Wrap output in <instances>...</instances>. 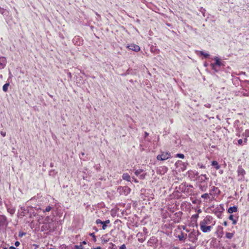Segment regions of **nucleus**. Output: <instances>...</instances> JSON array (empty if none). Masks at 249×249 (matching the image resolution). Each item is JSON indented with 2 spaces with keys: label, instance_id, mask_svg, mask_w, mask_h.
<instances>
[{
  "label": "nucleus",
  "instance_id": "obj_1",
  "mask_svg": "<svg viewBox=\"0 0 249 249\" xmlns=\"http://www.w3.org/2000/svg\"><path fill=\"white\" fill-rule=\"evenodd\" d=\"M211 217L206 216L202 221L200 222V227L201 230L203 232H209L211 230V226H207L211 223Z\"/></svg>",
  "mask_w": 249,
  "mask_h": 249
},
{
  "label": "nucleus",
  "instance_id": "obj_2",
  "mask_svg": "<svg viewBox=\"0 0 249 249\" xmlns=\"http://www.w3.org/2000/svg\"><path fill=\"white\" fill-rule=\"evenodd\" d=\"M171 157V154L169 152H162L160 155H158L157 157V159L158 160H164L168 159Z\"/></svg>",
  "mask_w": 249,
  "mask_h": 249
},
{
  "label": "nucleus",
  "instance_id": "obj_3",
  "mask_svg": "<svg viewBox=\"0 0 249 249\" xmlns=\"http://www.w3.org/2000/svg\"><path fill=\"white\" fill-rule=\"evenodd\" d=\"M213 59L215 61V63L214 64H211V66L213 70L217 71L215 70V66H221L222 65V63L220 62L219 58L217 57H214Z\"/></svg>",
  "mask_w": 249,
  "mask_h": 249
},
{
  "label": "nucleus",
  "instance_id": "obj_4",
  "mask_svg": "<svg viewBox=\"0 0 249 249\" xmlns=\"http://www.w3.org/2000/svg\"><path fill=\"white\" fill-rule=\"evenodd\" d=\"M127 48L135 52H139L140 51V47L135 44H131L127 46Z\"/></svg>",
  "mask_w": 249,
  "mask_h": 249
},
{
  "label": "nucleus",
  "instance_id": "obj_5",
  "mask_svg": "<svg viewBox=\"0 0 249 249\" xmlns=\"http://www.w3.org/2000/svg\"><path fill=\"white\" fill-rule=\"evenodd\" d=\"M7 63L6 58L4 57H0V70L3 69Z\"/></svg>",
  "mask_w": 249,
  "mask_h": 249
},
{
  "label": "nucleus",
  "instance_id": "obj_6",
  "mask_svg": "<svg viewBox=\"0 0 249 249\" xmlns=\"http://www.w3.org/2000/svg\"><path fill=\"white\" fill-rule=\"evenodd\" d=\"M207 179H208V178H207L206 175L202 174L199 176L198 177V180L201 182H204Z\"/></svg>",
  "mask_w": 249,
  "mask_h": 249
},
{
  "label": "nucleus",
  "instance_id": "obj_7",
  "mask_svg": "<svg viewBox=\"0 0 249 249\" xmlns=\"http://www.w3.org/2000/svg\"><path fill=\"white\" fill-rule=\"evenodd\" d=\"M237 211V207L236 206H233L230 207L228 210V212L230 213H231Z\"/></svg>",
  "mask_w": 249,
  "mask_h": 249
},
{
  "label": "nucleus",
  "instance_id": "obj_8",
  "mask_svg": "<svg viewBox=\"0 0 249 249\" xmlns=\"http://www.w3.org/2000/svg\"><path fill=\"white\" fill-rule=\"evenodd\" d=\"M6 221V217L4 215H0V225L4 224Z\"/></svg>",
  "mask_w": 249,
  "mask_h": 249
},
{
  "label": "nucleus",
  "instance_id": "obj_9",
  "mask_svg": "<svg viewBox=\"0 0 249 249\" xmlns=\"http://www.w3.org/2000/svg\"><path fill=\"white\" fill-rule=\"evenodd\" d=\"M122 178L123 179L126 180L128 181L130 180V176L127 173H124L123 175Z\"/></svg>",
  "mask_w": 249,
  "mask_h": 249
},
{
  "label": "nucleus",
  "instance_id": "obj_10",
  "mask_svg": "<svg viewBox=\"0 0 249 249\" xmlns=\"http://www.w3.org/2000/svg\"><path fill=\"white\" fill-rule=\"evenodd\" d=\"M238 173L239 175L244 176L245 174V171L242 168H239L238 170Z\"/></svg>",
  "mask_w": 249,
  "mask_h": 249
},
{
  "label": "nucleus",
  "instance_id": "obj_11",
  "mask_svg": "<svg viewBox=\"0 0 249 249\" xmlns=\"http://www.w3.org/2000/svg\"><path fill=\"white\" fill-rule=\"evenodd\" d=\"M212 165L214 166L217 170L220 168V166L218 165V162L215 160L212 161Z\"/></svg>",
  "mask_w": 249,
  "mask_h": 249
},
{
  "label": "nucleus",
  "instance_id": "obj_12",
  "mask_svg": "<svg viewBox=\"0 0 249 249\" xmlns=\"http://www.w3.org/2000/svg\"><path fill=\"white\" fill-rule=\"evenodd\" d=\"M234 236L233 233H231V232H226V238L228 239H231Z\"/></svg>",
  "mask_w": 249,
  "mask_h": 249
},
{
  "label": "nucleus",
  "instance_id": "obj_13",
  "mask_svg": "<svg viewBox=\"0 0 249 249\" xmlns=\"http://www.w3.org/2000/svg\"><path fill=\"white\" fill-rule=\"evenodd\" d=\"M9 86V83L5 84L2 87V89L4 92H7L8 90V87Z\"/></svg>",
  "mask_w": 249,
  "mask_h": 249
},
{
  "label": "nucleus",
  "instance_id": "obj_14",
  "mask_svg": "<svg viewBox=\"0 0 249 249\" xmlns=\"http://www.w3.org/2000/svg\"><path fill=\"white\" fill-rule=\"evenodd\" d=\"M142 172H143L142 170L139 169V170H136L135 172V174L137 176H139Z\"/></svg>",
  "mask_w": 249,
  "mask_h": 249
},
{
  "label": "nucleus",
  "instance_id": "obj_15",
  "mask_svg": "<svg viewBox=\"0 0 249 249\" xmlns=\"http://www.w3.org/2000/svg\"><path fill=\"white\" fill-rule=\"evenodd\" d=\"M229 218L232 221L233 224L235 225L237 221L234 219L233 215H230Z\"/></svg>",
  "mask_w": 249,
  "mask_h": 249
},
{
  "label": "nucleus",
  "instance_id": "obj_16",
  "mask_svg": "<svg viewBox=\"0 0 249 249\" xmlns=\"http://www.w3.org/2000/svg\"><path fill=\"white\" fill-rule=\"evenodd\" d=\"M199 53L201 55L204 56L205 57H208L209 56V53H205L203 51H200Z\"/></svg>",
  "mask_w": 249,
  "mask_h": 249
},
{
  "label": "nucleus",
  "instance_id": "obj_17",
  "mask_svg": "<svg viewBox=\"0 0 249 249\" xmlns=\"http://www.w3.org/2000/svg\"><path fill=\"white\" fill-rule=\"evenodd\" d=\"M7 211L11 214H13L15 212V210L13 208H8Z\"/></svg>",
  "mask_w": 249,
  "mask_h": 249
},
{
  "label": "nucleus",
  "instance_id": "obj_18",
  "mask_svg": "<svg viewBox=\"0 0 249 249\" xmlns=\"http://www.w3.org/2000/svg\"><path fill=\"white\" fill-rule=\"evenodd\" d=\"M201 197L204 199H207L209 198V194L207 193L204 194L201 196Z\"/></svg>",
  "mask_w": 249,
  "mask_h": 249
},
{
  "label": "nucleus",
  "instance_id": "obj_19",
  "mask_svg": "<svg viewBox=\"0 0 249 249\" xmlns=\"http://www.w3.org/2000/svg\"><path fill=\"white\" fill-rule=\"evenodd\" d=\"M52 209V207L50 206H48L45 210H43V212H50Z\"/></svg>",
  "mask_w": 249,
  "mask_h": 249
},
{
  "label": "nucleus",
  "instance_id": "obj_20",
  "mask_svg": "<svg viewBox=\"0 0 249 249\" xmlns=\"http://www.w3.org/2000/svg\"><path fill=\"white\" fill-rule=\"evenodd\" d=\"M178 238L179 240H182L184 238V234L183 233H181V234L178 235Z\"/></svg>",
  "mask_w": 249,
  "mask_h": 249
},
{
  "label": "nucleus",
  "instance_id": "obj_21",
  "mask_svg": "<svg viewBox=\"0 0 249 249\" xmlns=\"http://www.w3.org/2000/svg\"><path fill=\"white\" fill-rule=\"evenodd\" d=\"M176 157L181 159H183L184 158V156L182 154H177L176 155Z\"/></svg>",
  "mask_w": 249,
  "mask_h": 249
},
{
  "label": "nucleus",
  "instance_id": "obj_22",
  "mask_svg": "<svg viewBox=\"0 0 249 249\" xmlns=\"http://www.w3.org/2000/svg\"><path fill=\"white\" fill-rule=\"evenodd\" d=\"M75 248L76 249H83L82 245H80L79 246L76 245V246H75Z\"/></svg>",
  "mask_w": 249,
  "mask_h": 249
},
{
  "label": "nucleus",
  "instance_id": "obj_23",
  "mask_svg": "<svg viewBox=\"0 0 249 249\" xmlns=\"http://www.w3.org/2000/svg\"><path fill=\"white\" fill-rule=\"evenodd\" d=\"M103 221H102L100 219H97L96 221V224H102L103 223Z\"/></svg>",
  "mask_w": 249,
  "mask_h": 249
},
{
  "label": "nucleus",
  "instance_id": "obj_24",
  "mask_svg": "<svg viewBox=\"0 0 249 249\" xmlns=\"http://www.w3.org/2000/svg\"><path fill=\"white\" fill-rule=\"evenodd\" d=\"M102 224L103 225L102 229L103 230H105L107 228V224L106 223H105L104 222H103V223Z\"/></svg>",
  "mask_w": 249,
  "mask_h": 249
},
{
  "label": "nucleus",
  "instance_id": "obj_25",
  "mask_svg": "<svg viewBox=\"0 0 249 249\" xmlns=\"http://www.w3.org/2000/svg\"><path fill=\"white\" fill-rule=\"evenodd\" d=\"M91 236L93 237V238H94V241H96V237H95V234L94 233H90L89 234Z\"/></svg>",
  "mask_w": 249,
  "mask_h": 249
},
{
  "label": "nucleus",
  "instance_id": "obj_26",
  "mask_svg": "<svg viewBox=\"0 0 249 249\" xmlns=\"http://www.w3.org/2000/svg\"><path fill=\"white\" fill-rule=\"evenodd\" d=\"M140 178L141 179H143L145 177V174H141L140 176H139Z\"/></svg>",
  "mask_w": 249,
  "mask_h": 249
},
{
  "label": "nucleus",
  "instance_id": "obj_27",
  "mask_svg": "<svg viewBox=\"0 0 249 249\" xmlns=\"http://www.w3.org/2000/svg\"><path fill=\"white\" fill-rule=\"evenodd\" d=\"M126 249V246H125V245H124H124H122V246L120 247V248H119V249Z\"/></svg>",
  "mask_w": 249,
  "mask_h": 249
},
{
  "label": "nucleus",
  "instance_id": "obj_28",
  "mask_svg": "<svg viewBox=\"0 0 249 249\" xmlns=\"http://www.w3.org/2000/svg\"><path fill=\"white\" fill-rule=\"evenodd\" d=\"M238 144H242V143H243V140L242 139H239L238 141Z\"/></svg>",
  "mask_w": 249,
  "mask_h": 249
},
{
  "label": "nucleus",
  "instance_id": "obj_29",
  "mask_svg": "<svg viewBox=\"0 0 249 249\" xmlns=\"http://www.w3.org/2000/svg\"><path fill=\"white\" fill-rule=\"evenodd\" d=\"M0 134L3 137H5L6 136V133L4 132L1 131Z\"/></svg>",
  "mask_w": 249,
  "mask_h": 249
},
{
  "label": "nucleus",
  "instance_id": "obj_30",
  "mask_svg": "<svg viewBox=\"0 0 249 249\" xmlns=\"http://www.w3.org/2000/svg\"><path fill=\"white\" fill-rule=\"evenodd\" d=\"M20 243L19 242L17 241L15 242V245L16 247H18Z\"/></svg>",
  "mask_w": 249,
  "mask_h": 249
},
{
  "label": "nucleus",
  "instance_id": "obj_31",
  "mask_svg": "<svg viewBox=\"0 0 249 249\" xmlns=\"http://www.w3.org/2000/svg\"><path fill=\"white\" fill-rule=\"evenodd\" d=\"M217 189H218L217 188H216V187H215L214 186L213 187V191H215L216 190H217Z\"/></svg>",
  "mask_w": 249,
  "mask_h": 249
},
{
  "label": "nucleus",
  "instance_id": "obj_32",
  "mask_svg": "<svg viewBox=\"0 0 249 249\" xmlns=\"http://www.w3.org/2000/svg\"><path fill=\"white\" fill-rule=\"evenodd\" d=\"M104 222L107 224V223H109L110 222V221L109 220H106V221H104Z\"/></svg>",
  "mask_w": 249,
  "mask_h": 249
},
{
  "label": "nucleus",
  "instance_id": "obj_33",
  "mask_svg": "<svg viewBox=\"0 0 249 249\" xmlns=\"http://www.w3.org/2000/svg\"><path fill=\"white\" fill-rule=\"evenodd\" d=\"M92 249H102V248L100 247H98L96 248H93Z\"/></svg>",
  "mask_w": 249,
  "mask_h": 249
},
{
  "label": "nucleus",
  "instance_id": "obj_34",
  "mask_svg": "<svg viewBox=\"0 0 249 249\" xmlns=\"http://www.w3.org/2000/svg\"><path fill=\"white\" fill-rule=\"evenodd\" d=\"M144 135H145V137H146L148 136V133L147 132H145L144 133Z\"/></svg>",
  "mask_w": 249,
  "mask_h": 249
},
{
  "label": "nucleus",
  "instance_id": "obj_35",
  "mask_svg": "<svg viewBox=\"0 0 249 249\" xmlns=\"http://www.w3.org/2000/svg\"><path fill=\"white\" fill-rule=\"evenodd\" d=\"M223 224L224 226H227V222L226 221L224 222Z\"/></svg>",
  "mask_w": 249,
  "mask_h": 249
},
{
  "label": "nucleus",
  "instance_id": "obj_36",
  "mask_svg": "<svg viewBox=\"0 0 249 249\" xmlns=\"http://www.w3.org/2000/svg\"><path fill=\"white\" fill-rule=\"evenodd\" d=\"M200 168H205V166H204V165H201L200 166Z\"/></svg>",
  "mask_w": 249,
  "mask_h": 249
},
{
  "label": "nucleus",
  "instance_id": "obj_37",
  "mask_svg": "<svg viewBox=\"0 0 249 249\" xmlns=\"http://www.w3.org/2000/svg\"><path fill=\"white\" fill-rule=\"evenodd\" d=\"M10 249H16V248H15V247H11L10 248Z\"/></svg>",
  "mask_w": 249,
  "mask_h": 249
},
{
  "label": "nucleus",
  "instance_id": "obj_38",
  "mask_svg": "<svg viewBox=\"0 0 249 249\" xmlns=\"http://www.w3.org/2000/svg\"><path fill=\"white\" fill-rule=\"evenodd\" d=\"M134 179V180L135 182H138V181L136 179H135V178H133Z\"/></svg>",
  "mask_w": 249,
  "mask_h": 249
},
{
  "label": "nucleus",
  "instance_id": "obj_39",
  "mask_svg": "<svg viewBox=\"0 0 249 249\" xmlns=\"http://www.w3.org/2000/svg\"><path fill=\"white\" fill-rule=\"evenodd\" d=\"M82 244H85H85H86V242L85 241H83V242H82Z\"/></svg>",
  "mask_w": 249,
  "mask_h": 249
},
{
  "label": "nucleus",
  "instance_id": "obj_40",
  "mask_svg": "<svg viewBox=\"0 0 249 249\" xmlns=\"http://www.w3.org/2000/svg\"><path fill=\"white\" fill-rule=\"evenodd\" d=\"M248 135L249 136V131H247Z\"/></svg>",
  "mask_w": 249,
  "mask_h": 249
},
{
  "label": "nucleus",
  "instance_id": "obj_41",
  "mask_svg": "<svg viewBox=\"0 0 249 249\" xmlns=\"http://www.w3.org/2000/svg\"><path fill=\"white\" fill-rule=\"evenodd\" d=\"M244 141H245V142H246L247 141V139L246 138L244 139Z\"/></svg>",
  "mask_w": 249,
  "mask_h": 249
},
{
  "label": "nucleus",
  "instance_id": "obj_42",
  "mask_svg": "<svg viewBox=\"0 0 249 249\" xmlns=\"http://www.w3.org/2000/svg\"><path fill=\"white\" fill-rule=\"evenodd\" d=\"M210 106V105H207V106H206V107H209Z\"/></svg>",
  "mask_w": 249,
  "mask_h": 249
},
{
  "label": "nucleus",
  "instance_id": "obj_43",
  "mask_svg": "<svg viewBox=\"0 0 249 249\" xmlns=\"http://www.w3.org/2000/svg\"><path fill=\"white\" fill-rule=\"evenodd\" d=\"M50 249H56V248H50Z\"/></svg>",
  "mask_w": 249,
  "mask_h": 249
},
{
  "label": "nucleus",
  "instance_id": "obj_44",
  "mask_svg": "<svg viewBox=\"0 0 249 249\" xmlns=\"http://www.w3.org/2000/svg\"><path fill=\"white\" fill-rule=\"evenodd\" d=\"M205 66L206 67L207 66V65L206 64H205Z\"/></svg>",
  "mask_w": 249,
  "mask_h": 249
},
{
  "label": "nucleus",
  "instance_id": "obj_45",
  "mask_svg": "<svg viewBox=\"0 0 249 249\" xmlns=\"http://www.w3.org/2000/svg\"><path fill=\"white\" fill-rule=\"evenodd\" d=\"M3 249H7V248H4Z\"/></svg>",
  "mask_w": 249,
  "mask_h": 249
}]
</instances>
